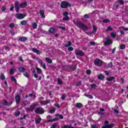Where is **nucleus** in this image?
Masks as SVG:
<instances>
[{"label": "nucleus", "instance_id": "f257e3e1", "mask_svg": "<svg viewBox=\"0 0 128 128\" xmlns=\"http://www.w3.org/2000/svg\"><path fill=\"white\" fill-rule=\"evenodd\" d=\"M60 6L62 8H68V7L70 8V6H72V4L70 2L64 0L61 2Z\"/></svg>", "mask_w": 128, "mask_h": 128}, {"label": "nucleus", "instance_id": "f03ea898", "mask_svg": "<svg viewBox=\"0 0 128 128\" xmlns=\"http://www.w3.org/2000/svg\"><path fill=\"white\" fill-rule=\"evenodd\" d=\"M38 106V102H36L35 103L32 104L30 107H28L26 108V112H32L34 110V108H36Z\"/></svg>", "mask_w": 128, "mask_h": 128}, {"label": "nucleus", "instance_id": "7ed1b4c3", "mask_svg": "<svg viewBox=\"0 0 128 128\" xmlns=\"http://www.w3.org/2000/svg\"><path fill=\"white\" fill-rule=\"evenodd\" d=\"M34 112L37 114H44V108L42 107H38L34 110Z\"/></svg>", "mask_w": 128, "mask_h": 128}, {"label": "nucleus", "instance_id": "20e7f679", "mask_svg": "<svg viewBox=\"0 0 128 128\" xmlns=\"http://www.w3.org/2000/svg\"><path fill=\"white\" fill-rule=\"evenodd\" d=\"M76 24L78 28H81L82 30H84L88 29V26H86L84 25V23H82L80 22H76Z\"/></svg>", "mask_w": 128, "mask_h": 128}, {"label": "nucleus", "instance_id": "39448f33", "mask_svg": "<svg viewBox=\"0 0 128 128\" xmlns=\"http://www.w3.org/2000/svg\"><path fill=\"white\" fill-rule=\"evenodd\" d=\"M94 64L95 66H98L100 68L102 66L104 62L100 59L96 58L94 61Z\"/></svg>", "mask_w": 128, "mask_h": 128}, {"label": "nucleus", "instance_id": "423d86ee", "mask_svg": "<svg viewBox=\"0 0 128 128\" xmlns=\"http://www.w3.org/2000/svg\"><path fill=\"white\" fill-rule=\"evenodd\" d=\"M25 17L26 15L22 13L17 14L16 16V18H18V20H22V18H24Z\"/></svg>", "mask_w": 128, "mask_h": 128}, {"label": "nucleus", "instance_id": "0eeeda50", "mask_svg": "<svg viewBox=\"0 0 128 128\" xmlns=\"http://www.w3.org/2000/svg\"><path fill=\"white\" fill-rule=\"evenodd\" d=\"M75 54L76 56H84V52L82 50H79L78 49L75 50Z\"/></svg>", "mask_w": 128, "mask_h": 128}, {"label": "nucleus", "instance_id": "6e6552de", "mask_svg": "<svg viewBox=\"0 0 128 128\" xmlns=\"http://www.w3.org/2000/svg\"><path fill=\"white\" fill-rule=\"evenodd\" d=\"M112 44V40H110V38H107L106 40L104 42V46H110Z\"/></svg>", "mask_w": 128, "mask_h": 128}, {"label": "nucleus", "instance_id": "1a4fd4ad", "mask_svg": "<svg viewBox=\"0 0 128 128\" xmlns=\"http://www.w3.org/2000/svg\"><path fill=\"white\" fill-rule=\"evenodd\" d=\"M14 4L15 9L16 10V12H18L20 11V4H18V2H15Z\"/></svg>", "mask_w": 128, "mask_h": 128}, {"label": "nucleus", "instance_id": "9d476101", "mask_svg": "<svg viewBox=\"0 0 128 128\" xmlns=\"http://www.w3.org/2000/svg\"><path fill=\"white\" fill-rule=\"evenodd\" d=\"M42 106H46V104H50V100H43L40 102Z\"/></svg>", "mask_w": 128, "mask_h": 128}, {"label": "nucleus", "instance_id": "9b49d317", "mask_svg": "<svg viewBox=\"0 0 128 128\" xmlns=\"http://www.w3.org/2000/svg\"><path fill=\"white\" fill-rule=\"evenodd\" d=\"M16 104H18L20 102V96L19 94L16 95L15 96Z\"/></svg>", "mask_w": 128, "mask_h": 128}, {"label": "nucleus", "instance_id": "f8f14e48", "mask_svg": "<svg viewBox=\"0 0 128 128\" xmlns=\"http://www.w3.org/2000/svg\"><path fill=\"white\" fill-rule=\"evenodd\" d=\"M114 126V124H106L102 126V128H112Z\"/></svg>", "mask_w": 128, "mask_h": 128}, {"label": "nucleus", "instance_id": "ddd939ff", "mask_svg": "<svg viewBox=\"0 0 128 128\" xmlns=\"http://www.w3.org/2000/svg\"><path fill=\"white\" fill-rule=\"evenodd\" d=\"M32 52H34V54H40V52L36 49V48H32Z\"/></svg>", "mask_w": 128, "mask_h": 128}, {"label": "nucleus", "instance_id": "4468645a", "mask_svg": "<svg viewBox=\"0 0 128 128\" xmlns=\"http://www.w3.org/2000/svg\"><path fill=\"white\" fill-rule=\"evenodd\" d=\"M20 42H26L28 40V38L24 36L19 37Z\"/></svg>", "mask_w": 128, "mask_h": 128}, {"label": "nucleus", "instance_id": "2eb2a0df", "mask_svg": "<svg viewBox=\"0 0 128 128\" xmlns=\"http://www.w3.org/2000/svg\"><path fill=\"white\" fill-rule=\"evenodd\" d=\"M40 14L42 18H46V16H44V10H40Z\"/></svg>", "mask_w": 128, "mask_h": 128}, {"label": "nucleus", "instance_id": "dca6fc26", "mask_svg": "<svg viewBox=\"0 0 128 128\" xmlns=\"http://www.w3.org/2000/svg\"><path fill=\"white\" fill-rule=\"evenodd\" d=\"M60 120V118H56L54 119H50V120H48V122H56L57 120Z\"/></svg>", "mask_w": 128, "mask_h": 128}, {"label": "nucleus", "instance_id": "f3484780", "mask_svg": "<svg viewBox=\"0 0 128 128\" xmlns=\"http://www.w3.org/2000/svg\"><path fill=\"white\" fill-rule=\"evenodd\" d=\"M20 6L22 8H26V6H28V3L26 2H24L20 4Z\"/></svg>", "mask_w": 128, "mask_h": 128}, {"label": "nucleus", "instance_id": "a211bd4d", "mask_svg": "<svg viewBox=\"0 0 128 128\" xmlns=\"http://www.w3.org/2000/svg\"><path fill=\"white\" fill-rule=\"evenodd\" d=\"M92 26L93 28L92 34H96V30H98V27L95 25H92Z\"/></svg>", "mask_w": 128, "mask_h": 128}, {"label": "nucleus", "instance_id": "6ab92c4d", "mask_svg": "<svg viewBox=\"0 0 128 128\" xmlns=\"http://www.w3.org/2000/svg\"><path fill=\"white\" fill-rule=\"evenodd\" d=\"M18 71L20 72H26V68L24 67H20L18 68Z\"/></svg>", "mask_w": 128, "mask_h": 128}, {"label": "nucleus", "instance_id": "aec40b11", "mask_svg": "<svg viewBox=\"0 0 128 128\" xmlns=\"http://www.w3.org/2000/svg\"><path fill=\"white\" fill-rule=\"evenodd\" d=\"M76 106L78 108H82V103L78 102L76 104Z\"/></svg>", "mask_w": 128, "mask_h": 128}, {"label": "nucleus", "instance_id": "412c9836", "mask_svg": "<svg viewBox=\"0 0 128 128\" xmlns=\"http://www.w3.org/2000/svg\"><path fill=\"white\" fill-rule=\"evenodd\" d=\"M32 28L33 30H36V28H38V24H36V22H34L33 24H32Z\"/></svg>", "mask_w": 128, "mask_h": 128}, {"label": "nucleus", "instance_id": "4be33fe9", "mask_svg": "<svg viewBox=\"0 0 128 128\" xmlns=\"http://www.w3.org/2000/svg\"><path fill=\"white\" fill-rule=\"evenodd\" d=\"M46 60L47 62H48V64H52V59L48 57H46Z\"/></svg>", "mask_w": 128, "mask_h": 128}, {"label": "nucleus", "instance_id": "5701e85b", "mask_svg": "<svg viewBox=\"0 0 128 128\" xmlns=\"http://www.w3.org/2000/svg\"><path fill=\"white\" fill-rule=\"evenodd\" d=\"M116 78L112 76L106 78L107 82H112V80H115Z\"/></svg>", "mask_w": 128, "mask_h": 128}, {"label": "nucleus", "instance_id": "b1692460", "mask_svg": "<svg viewBox=\"0 0 128 128\" xmlns=\"http://www.w3.org/2000/svg\"><path fill=\"white\" fill-rule=\"evenodd\" d=\"M48 32H50V34H54V32H56V29H54V28H50L49 29Z\"/></svg>", "mask_w": 128, "mask_h": 128}, {"label": "nucleus", "instance_id": "393cba45", "mask_svg": "<svg viewBox=\"0 0 128 128\" xmlns=\"http://www.w3.org/2000/svg\"><path fill=\"white\" fill-rule=\"evenodd\" d=\"M40 122H42V118H38L35 120V122L36 124H40Z\"/></svg>", "mask_w": 128, "mask_h": 128}, {"label": "nucleus", "instance_id": "a878e982", "mask_svg": "<svg viewBox=\"0 0 128 128\" xmlns=\"http://www.w3.org/2000/svg\"><path fill=\"white\" fill-rule=\"evenodd\" d=\"M110 22V19L105 18L103 20L102 22L104 24H108V22Z\"/></svg>", "mask_w": 128, "mask_h": 128}, {"label": "nucleus", "instance_id": "bb28decb", "mask_svg": "<svg viewBox=\"0 0 128 128\" xmlns=\"http://www.w3.org/2000/svg\"><path fill=\"white\" fill-rule=\"evenodd\" d=\"M20 24H22V26H26V24H28V22H26V20H24L22 21H21L20 22Z\"/></svg>", "mask_w": 128, "mask_h": 128}, {"label": "nucleus", "instance_id": "cd10ccee", "mask_svg": "<svg viewBox=\"0 0 128 128\" xmlns=\"http://www.w3.org/2000/svg\"><path fill=\"white\" fill-rule=\"evenodd\" d=\"M36 70H37L38 74H42V69L41 68H38V67H36Z\"/></svg>", "mask_w": 128, "mask_h": 128}, {"label": "nucleus", "instance_id": "c85d7f7f", "mask_svg": "<svg viewBox=\"0 0 128 128\" xmlns=\"http://www.w3.org/2000/svg\"><path fill=\"white\" fill-rule=\"evenodd\" d=\"M14 72H16V68H11L10 70V74H13Z\"/></svg>", "mask_w": 128, "mask_h": 128}, {"label": "nucleus", "instance_id": "c756f323", "mask_svg": "<svg viewBox=\"0 0 128 128\" xmlns=\"http://www.w3.org/2000/svg\"><path fill=\"white\" fill-rule=\"evenodd\" d=\"M104 76L102 74H100L98 76V80H104Z\"/></svg>", "mask_w": 128, "mask_h": 128}, {"label": "nucleus", "instance_id": "7c9ffc66", "mask_svg": "<svg viewBox=\"0 0 128 128\" xmlns=\"http://www.w3.org/2000/svg\"><path fill=\"white\" fill-rule=\"evenodd\" d=\"M118 2L120 4H124V0H118Z\"/></svg>", "mask_w": 128, "mask_h": 128}, {"label": "nucleus", "instance_id": "2f4dec72", "mask_svg": "<svg viewBox=\"0 0 128 128\" xmlns=\"http://www.w3.org/2000/svg\"><path fill=\"white\" fill-rule=\"evenodd\" d=\"M2 104L4 106H8V101L6 100H4L3 102H2Z\"/></svg>", "mask_w": 128, "mask_h": 128}, {"label": "nucleus", "instance_id": "473e14b6", "mask_svg": "<svg viewBox=\"0 0 128 128\" xmlns=\"http://www.w3.org/2000/svg\"><path fill=\"white\" fill-rule=\"evenodd\" d=\"M11 80H12V82H14L16 84V78H14V76H12L11 77Z\"/></svg>", "mask_w": 128, "mask_h": 128}, {"label": "nucleus", "instance_id": "72a5a7b5", "mask_svg": "<svg viewBox=\"0 0 128 128\" xmlns=\"http://www.w3.org/2000/svg\"><path fill=\"white\" fill-rule=\"evenodd\" d=\"M110 36L112 38H115L116 36V34L114 32H112L111 34H110Z\"/></svg>", "mask_w": 128, "mask_h": 128}, {"label": "nucleus", "instance_id": "f704fd0d", "mask_svg": "<svg viewBox=\"0 0 128 128\" xmlns=\"http://www.w3.org/2000/svg\"><path fill=\"white\" fill-rule=\"evenodd\" d=\"M62 20H70V17L68 16H65L63 18Z\"/></svg>", "mask_w": 128, "mask_h": 128}, {"label": "nucleus", "instance_id": "c9c22d12", "mask_svg": "<svg viewBox=\"0 0 128 128\" xmlns=\"http://www.w3.org/2000/svg\"><path fill=\"white\" fill-rule=\"evenodd\" d=\"M0 78L1 80H2L6 78V76H4V73H1Z\"/></svg>", "mask_w": 128, "mask_h": 128}, {"label": "nucleus", "instance_id": "e433bc0d", "mask_svg": "<svg viewBox=\"0 0 128 128\" xmlns=\"http://www.w3.org/2000/svg\"><path fill=\"white\" fill-rule=\"evenodd\" d=\"M62 128H76L72 126H70L68 125H64Z\"/></svg>", "mask_w": 128, "mask_h": 128}, {"label": "nucleus", "instance_id": "4c0bfd02", "mask_svg": "<svg viewBox=\"0 0 128 128\" xmlns=\"http://www.w3.org/2000/svg\"><path fill=\"white\" fill-rule=\"evenodd\" d=\"M70 70H72V72H74V70H76V66H71L70 68Z\"/></svg>", "mask_w": 128, "mask_h": 128}, {"label": "nucleus", "instance_id": "58836bf2", "mask_svg": "<svg viewBox=\"0 0 128 128\" xmlns=\"http://www.w3.org/2000/svg\"><path fill=\"white\" fill-rule=\"evenodd\" d=\"M56 112V109H54V108H52L51 110H50V114H54Z\"/></svg>", "mask_w": 128, "mask_h": 128}, {"label": "nucleus", "instance_id": "ea45409f", "mask_svg": "<svg viewBox=\"0 0 128 128\" xmlns=\"http://www.w3.org/2000/svg\"><path fill=\"white\" fill-rule=\"evenodd\" d=\"M126 48V45L122 44L120 46V50H124Z\"/></svg>", "mask_w": 128, "mask_h": 128}, {"label": "nucleus", "instance_id": "a19ab883", "mask_svg": "<svg viewBox=\"0 0 128 128\" xmlns=\"http://www.w3.org/2000/svg\"><path fill=\"white\" fill-rule=\"evenodd\" d=\"M65 46H66V48H68V46H72V42H70V41H68V44H66Z\"/></svg>", "mask_w": 128, "mask_h": 128}, {"label": "nucleus", "instance_id": "79ce46f5", "mask_svg": "<svg viewBox=\"0 0 128 128\" xmlns=\"http://www.w3.org/2000/svg\"><path fill=\"white\" fill-rule=\"evenodd\" d=\"M58 80V82L59 84H62V80H60V78H58L57 79Z\"/></svg>", "mask_w": 128, "mask_h": 128}, {"label": "nucleus", "instance_id": "37998d69", "mask_svg": "<svg viewBox=\"0 0 128 128\" xmlns=\"http://www.w3.org/2000/svg\"><path fill=\"white\" fill-rule=\"evenodd\" d=\"M91 88H98V86H96V84H93L91 85Z\"/></svg>", "mask_w": 128, "mask_h": 128}, {"label": "nucleus", "instance_id": "c03bdc74", "mask_svg": "<svg viewBox=\"0 0 128 128\" xmlns=\"http://www.w3.org/2000/svg\"><path fill=\"white\" fill-rule=\"evenodd\" d=\"M11 6H12L10 8V10L11 12H13L14 9V4H12Z\"/></svg>", "mask_w": 128, "mask_h": 128}, {"label": "nucleus", "instance_id": "a18cd8bd", "mask_svg": "<svg viewBox=\"0 0 128 128\" xmlns=\"http://www.w3.org/2000/svg\"><path fill=\"white\" fill-rule=\"evenodd\" d=\"M24 76H26V78H30V75L28 74V72H24L23 74Z\"/></svg>", "mask_w": 128, "mask_h": 128}, {"label": "nucleus", "instance_id": "49530a36", "mask_svg": "<svg viewBox=\"0 0 128 128\" xmlns=\"http://www.w3.org/2000/svg\"><path fill=\"white\" fill-rule=\"evenodd\" d=\"M10 34H12V36H14V34H16V32H14V30H10Z\"/></svg>", "mask_w": 128, "mask_h": 128}, {"label": "nucleus", "instance_id": "de8ad7c7", "mask_svg": "<svg viewBox=\"0 0 128 128\" xmlns=\"http://www.w3.org/2000/svg\"><path fill=\"white\" fill-rule=\"evenodd\" d=\"M20 114V111H18L17 112H15L14 116H18Z\"/></svg>", "mask_w": 128, "mask_h": 128}, {"label": "nucleus", "instance_id": "09e8293b", "mask_svg": "<svg viewBox=\"0 0 128 128\" xmlns=\"http://www.w3.org/2000/svg\"><path fill=\"white\" fill-rule=\"evenodd\" d=\"M28 104V101L24 100L22 102V106H26Z\"/></svg>", "mask_w": 128, "mask_h": 128}, {"label": "nucleus", "instance_id": "8fccbe9b", "mask_svg": "<svg viewBox=\"0 0 128 128\" xmlns=\"http://www.w3.org/2000/svg\"><path fill=\"white\" fill-rule=\"evenodd\" d=\"M10 28H14V23L10 24Z\"/></svg>", "mask_w": 128, "mask_h": 128}, {"label": "nucleus", "instance_id": "3c124183", "mask_svg": "<svg viewBox=\"0 0 128 128\" xmlns=\"http://www.w3.org/2000/svg\"><path fill=\"white\" fill-rule=\"evenodd\" d=\"M76 85L77 86H82V81H79L76 84Z\"/></svg>", "mask_w": 128, "mask_h": 128}, {"label": "nucleus", "instance_id": "603ef678", "mask_svg": "<svg viewBox=\"0 0 128 128\" xmlns=\"http://www.w3.org/2000/svg\"><path fill=\"white\" fill-rule=\"evenodd\" d=\"M108 68H112V62H110L109 64H108Z\"/></svg>", "mask_w": 128, "mask_h": 128}, {"label": "nucleus", "instance_id": "864d4df0", "mask_svg": "<svg viewBox=\"0 0 128 128\" xmlns=\"http://www.w3.org/2000/svg\"><path fill=\"white\" fill-rule=\"evenodd\" d=\"M56 126H58V124L55 123L51 126V128H56Z\"/></svg>", "mask_w": 128, "mask_h": 128}, {"label": "nucleus", "instance_id": "5fc2aeb1", "mask_svg": "<svg viewBox=\"0 0 128 128\" xmlns=\"http://www.w3.org/2000/svg\"><path fill=\"white\" fill-rule=\"evenodd\" d=\"M68 50H69V52H72V50H74V48L72 46L68 47Z\"/></svg>", "mask_w": 128, "mask_h": 128}, {"label": "nucleus", "instance_id": "6e6d98bb", "mask_svg": "<svg viewBox=\"0 0 128 128\" xmlns=\"http://www.w3.org/2000/svg\"><path fill=\"white\" fill-rule=\"evenodd\" d=\"M63 16H68V12H65L63 13Z\"/></svg>", "mask_w": 128, "mask_h": 128}, {"label": "nucleus", "instance_id": "4d7b16f0", "mask_svg": "<svg viewBox=\"0 0 128 128\" xmlns=\"http://www.w3.org/2000/svg\"><path fill=\"white\" fill-rule=\"evenodd\" d=\"M58 28L62 30H66V27H63L62 26H58Z\"/></svg>", "mask_w": 128, "mask_h": 128}, {"label": "nucleus", "instance_id": "13d9d810", "mask_svg": "<svg viewBox=\"0 0 128 128\" xmlns=\"http://www.w3.org/2000/svg\"><path fill=\"white\" fill-rule=\"evenodd\" d=\"M84 17V18H90V15H88V14H85Z\"/></svg>", "mask_w": 128, "mask_h": 128}, {"label": "nucleus", "instance_id": "bf43d9fd", "mask_svg": "<svg viewBox=\"0 0 128 128\" xmlns=\"http://www.w3.org/2000/svg\"><path fill=\"white\" fill-rule=\"evenodd\" d=\"M6 10V8L4 6H3L1 8L2 12H5Z\"/></svg>", "mask_w": 128, "mask_h": 128}, {"label": "nucleus", "instance_id": "052dcab7", "mask_svg": "<svg viewBox=\"0 0 128 128\" xmlns=\"http://www.w3.org/2000/svg\"><path fill=\"white\" fill-rule=\"evenodd\" d=\"M86 74H92V71H90V70H88L86 71Z\"/></svg>", "mask_w": 128, "mask_h": 128}, {"label": "nucleus", "instance_id": "680f3d73", "mask_svg": "<svg viewBox=\"0 0 128 128\" xmlns=\"http://www.w3.org/2000/svg\"><path fill=\"white\" fill-rule=\"evenodd\" d=\"M58 117L60 118V120H64V116L60 114H59Z\"/></svg>", "mask_w": 128, "mask_h": 128}, {"label": "nucleus", "instance_id": "e2e57ef3", "mask_svg": "<svg viewBox=\"0 0 128 128\" xmlns=\"http://www.w3.org/2000/svg\"><path fill=\"white\" fill-rule=\"evenodd\" d=\"M46 118L49 119V120H52V116H50V115H48L46 116Z\"/></svg>", "mask_w": 128, "mask_h": 128}, {"label": "nucleus", "instance_id": "0e129e2a", "mask_svg": "<svg viewBox=\"0 0 128 128\" xmlns=\"http://www.w3.org/2000/svg\"><path fill=\"white\" fill-rule=\"evenodd\" d=\"M90 46H96V42H90Z\"/></svg>", "mask_w": 128, "mask_h": 128}, {"label": "nucleus", "instance_id": "69168bd1", "mask_svg": "<svg viewBox=\"0 0 128 128\" xmlns=\"http://www.w3.org/2000/svg\"><path fill=\"white\" fill-rule=\"evenodd\" d=\"M42 68L44 70H46V64L44 63V64L42 66Z\"/></svg>", "mask_w": 128, "mask_h": 128}, {"label": "nucleus", "instance_id": "338daca9", "mask_svg": "<svg viewBox=\"0 0 128 128\" xmlns=\"http://www.w3.org/2000/svg\"><path fill=\"white\" fill-rule=\"evenodd\" d=\"M108 30L112 31V28L110 26H109L108 28Z\"/></svg>", "mask_w": 128, "mask_h": 128}, {"label": "nucleus", "instance_id": "774afa93", "mask_svg": "<svg viewBox=\"0 0 128 128\" xmlns=\"http://www.w3.org/2000/svg\"><path fill=\"white\" fill-rule=\"evenodd\" d=\"M61 98H62V100H64V98H66V94H63L62 95Z\"/></svg>", "mask_w": 128, "mask_h": 128}]
</instances>
